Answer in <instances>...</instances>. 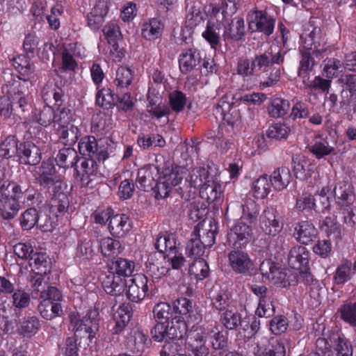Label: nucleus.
<instances>
[{
    "label": "nucleus",
    "mask_w": 356,
    "mask_h": 356,
    "mask_svg": "<svg viewBox=\"0 0 356 356\" xmlns=\"http://www.w3.org/2000/svg\"><path fill=\"white\" fill-rule=\"evenodd\" d=\"M35 183L51 195L50 210L56 217L68 210L70 200L63 192V177L58 174L51 159L44 160L35 170Z\"/></svg>",
    "instance_id": "nucleus-1"
},
{
    "label": "nucleus",
    "mask_w": 356,
    "mask_h": 356,
    "mask_svg": "<svg viewBox=\"0 0 356 356\" xmlns=\"http://www.w3.org/2000/svg\"><path fill=\"white\" fill-rule=\"evenodd\" d=\"M54 161L60 167L65 169L74 168L73 176L77 182L83 187L90 186V183L95 179L97 173V162L92 160L80 158L77 151L72 147H65L58 150Z\"/></svg>",
    "instance_id": "nucleus-2"
},
{
    "label": "nucleus",
    "mask_w": 356,
    "mask_h": 356,
    "mask_svg": "<svg viewBox=\"0 0 356 356\" xmlns=\"http://www.w3.org/2000/svg\"><path fill=\"white\" fill-rule=\"evenodd\" d=\"M167 339L170 340H181L185 339L188 351L193 355L207 356L209 348L205 346V339L202 328L200 326L192 325L181 321V316L168 323Z\"/></svg>",
    "instance_id": "nucleus-3"
},
{
    "label": "nucleus",
    "mask_w": 356,
    "mask_h": 356,
    "mask_svg": "<svg viewBox=\"0 0 356 356\" xmlns=\"http://www.w3.org/2000/svg\"><path fill=\"white\" fill-rule=\"evenodd\" d=\"M284 60V57L280 49L275 51L273 47H270L251 59L244 56L238 58L236 70L237 74L249 80L254 76H259L262 72H266L267 69L274 64H282Z\"/></svg>",
    "instance_id": "nucleus-4"
},
{
    "label": "nucleus",
    "mask_w": 356,
    "mask_h": 356,
    "mask_svg": "<svg viewBox=\"0 0 356 356\" xmlns=\"http://www.w3.org/2000/svg\"><path fill=\"white\" fill-rule=\"evenodd\" d=\"M25 186L13 181H5L0 186V213L4 220H12L20 209Z\"/></svg>",
    "instance_id": "nucleus-5"
},
{
    "label": "nucleus",
    "mask_w": 356,
    "mask_h": 356,
    "mask_svg": "<svg viewBox=\"0 0 356 356\" xmlns=\"http://www.w3.org/2000/svg\"><path fill=\"white\" fill-rule=\"evenodd\" d=\"M98 316V311L95 309H89L83 317L78 312H71L69 314L70 327L75 333L84 331L88 334L90 342L92 343L99 330Z\"/></svg>",
    "instance_id": "nucleus-6"
},
{
    "label": "nucleus",
    "mask_w": 356,
    "mask_h": 356,
    "mask_svg": "<svg viewBox=\"0 0 356 356\" xmlns=\"http://www.w3.org/2000/svg\"><path fill=\"white\" fill-rule=\"evenodd\" d=\"M54 108L45 104L41 109H34L31 112L30 119L24 122L25 128L31 135V138H38L42 127H47L51 123H56Z\"/></svg>",
    "instance_id": "nucleus-7"
},
{
    "label": "nucleus",
    "mask_w": 356,
    "mask_h": 356,
    "mask_svg": "<svg viewBox=\"0 0 356 356\" xmlns=\"http://www.w3.org/2000/svg\"><path fill=\"white\" fill-rule=\"evenodd\" d=\"M248 20L252 32H259L266 36H270L274 32L276 19L266 10L254 8L248 12Z\"/></svg>",
    "instance_id": "nucleus-8"
},
{
    "label": "nucleus",
    "mask_w": 356,
    "mask_h": 356,
    "mask_svg": "<svg viewBox=\"0 0 356 356\" xmlns=\"http://www.w3.org/2000/svg\"><path fill=\"white\" fill-rule=\"evenodd\" d=\"M309 26L312 29L309 28L300 35L302 44L300 47L312 51L316 57H318L327 51L326 40L320 27L312 24Z\"/></svg>",
    "instance_id": "nucleus-9"
},
{
    "label": "nucleus",
    "mask_w": 356,
    "mask_h": 356,
    "mask_svg": "<svg viewBox=\"0 0 356 356\" xmlns=\"http://www.w3.org/2000/svg\"><path fill=\"white\" fill-rule=\"evenodd\" d=\"M79 152L81 158L97 161H105L109 156L107 147L98 144L96 138L93 136H86L80 138L78 144Z\"/></svg>",
    "instance_id": "nucleus-10"
},
{
    "label": "nucleus",
    "mask_w": 356,
    "mask_h": 356,
    "mask_svg": "<svg viewBox=\"0 0 356 356\" xmlns=\"http://www.w3.org/2000/svg\"><path fill=\"white\" fill-rule=\"evenodd\" d=\"M251 292L258 298V306L255 311L259 317L268 318L275 312L274 298L272 291L265 285L252 284L249 287Z\"/></svg>",
    "instance_id": "nucleus-11"
},
{
    "label": "nucleus",
    "mask_w": 356,
    "mask_h": 356,
    "mask_svg": "<svg viewBox=\"0 0 356 356\" xmlns=\"http://www.w3.org/2000/svg\"><path fill=\"white\" fill-rule=\"evenodd\" d=\"M334 205L339 212L347 211L353 205L355 193L353 184L348 181H338L334 189Z\"/></svg>",
    "instance_id": "nucleus-12"
},
{
    "label": "nucleus",
    "mask_w": 356,
    "mask_h": 356,
    "mask_svg": "<svg viewBox=\"0 0 356 356\" xmlns=\"http://www.w3.org/2000/svg\"><path fill=\"white\" fill-rule=\"evenodd\" d=\"M252 236V228L242 220H238L227 234V242L232 248L245 249Z\"/></svg>",
    "instance_id": "nucleus-13"
},
{
    "label": "nucleus",
    "mask_w": 356,
    "mask_h": 356,
    "mask_svg": "<svg viewBox=\"0 0 356 356\" xmlns=\"http://www.w3.org/2000/svg\"><path fill=\"white\" fill-rule=\"evenodd\" d=\"M172 308L175 314H179L183 320L181 321L188 323L192 325L200 326L202 316L197 308H194L191 300L181 297L173 301Z\"/></svg>",
    "instance_id": "nucleus-14"
},
{
    "label": "nucleus",
    "mask_w": 356,
    "mask_h": 356,
    "mask_svg": "<svg viewBox=\"0 0 356 356\" xmlns=\"http://www.w3.org/2000/svg\"><path fill=\"white\" fill-rule=\"evenodd\" d=\"M109 49V57L115 62H120L124 56V49L120 48L118 40L122 36L119 26L108 22L102 29Z\"/></svg>",
    "instance_id": "nucleus-15"
},
{
    "label": "nucleus",
    "mask_w": 356,
    "mask_h": 356,
    "mask_svg": "<svg viewBox=\"0 0 356 356\" xmlns=\"http://www.w3.org/2000/svg\"><path fill=\"white\" fill-rule=\"evenodd\" d=\"M243 249L232 248L228 254L229 265L236 274L246 275L253 269L254 263Z\"/></svg>",
    "instance_id": "nucleus-16"
},
{
    "label": "nucleus",
    "mask_w": 356,
    "mask_h": 356,
    "mask_svg": "<svg viewBox=\"0 0 356 356\" xmlns=\"http://www.w3.org/2000/svg\"><path fill=\"white\" fill-rule=\"evenodd\" d=\"M110 0H97L86 15L87 25L92 31H98L104 23L111 7Z\"/></svg>",
    "instance_id": "nucleus-17"
},
{
    "label": "nucleus",
    "mask_w": 356,
    "mask_h": 356,
    "mask_svg": "<svg viewBox=\"0 0 356 356\" xmlns=\"http://www.w3.org/2000/svg\"><path fill=\"white\" fill-rule=\"evenodd\" d=\"M32 86L31 81L11 75L10 79L6 81L3 85L2 91L8 99L15 101L19 96L29 93V87Z\"/></svg>",
    "instance_id": "nucleus-18"
},
{
    "label": "nucleus",
    "mask_w": 356,
    "mask_h": 356,
    "mask_svg": "<svg viewBox=\"0 0 356 356\" xmlns=\"http://www.w3.org/2000/svg\"><path fill=\"white\" fill-rule=\"evenodd\" d=\"M259 227L267 235L275 236L283 229V224L277 216V211L273 207H267L259 216Z\"/></svg>",
    "instance_id": "nucleus-19"
},
{
    "label": "nucleus",
    "mask_w": 356,
    "mask_h": 356,
    "mask_svg": "<svg viewBox=\"0 0 356 356\" xmlns=\"http://www.w3.org/2000/svg\"><path fill=\"white\" fill-rule=\"evenodd\" d=\"M202 60V54L197 48L193 47L183 49L178 57L179 68L181 73L189 74L200 65Z\"/></svg>",
    "instance_id": "nucleus-20"
},
{
    "label": "nucleus",
    "mask_w": 356,
    "mask_h": 356,
    "mask_svg": "<svg viewBox=\"0 0 356 356\" xmlns=\"http://www.w3.org/2000/svg\"><path fill=\"white\" fill-rule=\"evenodd\" d=\"M127 298L134 302H140L149 296L148 279L145 275H138L131 280L126 290Z\"/></svg>",
    "instance_id": "nucleus-21"
},
{
    "label": "nucleus",
    "mask_w": 356,
    "mask_h": 356,
    "mask_svg": "<svg viewBox=\"0 0 356 356\" xmlns=\"http://www.w3.org/2000/svg\"><path fill=\"white\" fill-rule=\"evenodd\" d=\"M41 151L33 143L30 141L19 143L16 156L20 164L35 165L41 159Z\"/></svg>",
    "instance_id": "nucleus-22"
},
{
    "label": "nucleus",
    "mask_w": 356,
    "mask_h": 356,
    "mask_svg": "<svg viewBox=\"0 0 356 356\" xmlns=\"http://www.w3.org/2000/svg\"><path fill=\"white\" fill-rule=\"evenodd\" d=\"M154 248L166 258L167 256L180 252L181 243L176 234L165 232L156 237Z\"/></svg>",
    "instance_id": "nucleus-23"
},
{
    "label": "nucleus",
    "mask_w": 356,
    "mask_h": 356,
    "mask_svg": "<svg viewBox=\"0 0 356 356\" xmlns=\"http://www.w3.org/2000/svg\"><path fill=\"white\" fill-rule=\"evenodd\" d=\"M133 222L130 216L125 213H116L111 218L108 229L115 238L125 236L132 229Z\"/></svg>",
    "instance_id": "nucleus-24"
},
{
    "label": "nucleus",
    "mask_w": 356,
    "mask_h": 356,
    "mask_svg": "<svg viewBox=\"0 0 356 356\" xmlns=\"http://www.w3.org/2000/svg\"><path fill=\"white\" fill-rule=\"evenodd\" d=\"M159 176V170L153 165H147L138 170L136 183L137 187L144 191H150Z\"/></svg>",
    "instance_id": "nucleus-25"
},
{
    "label": "nucleus",
    "mask_w": 356,
    "mask_h": 356,
    "mask_svg": "<svg viewBox=\"0 0 356 356\" xmlns=\"http://www.w3.org/2000/svg\"><path fill=\"white\" fill-rule=\"evenodd\" d=\"M245 35V22L241 17L232 19L224 26L222 37L225 42H239L244 40Z\"/></svg>",
    "instance_id": "nucleus-26"
},
{
    "label": "nucleus",
    "mask_w": 356,
    "mask_h": 356,
    "mask_svg": "<svg viewBox=\"0 0 356 356\" xmlns=\"http://www.w3.org/2000/svg\"><path fill=\"white\" fill-rule=\"evenodd\" d=\"M31 58L22 54L10 59L12 66L17 72L16 76L30 81L34 78L35 66L31 60Z\"/></svg>",
    "instance_id": "nucleus-27"
},
{
    "label": "nucleus",
    "mask_w": 356,
    "mask_h": 356,
    "mask_svg": "<svg viewBox=\"0 0 356 356\" xmlns=\"http://www.w3.org/2000/svg\"><path fill=\"white\" fill-rule=\"evenodd\" d=\"M318 235V230L314 225L308 220L298 222L294 228L293 236L298 242L307 245L314 242Z\"/></svg>",
    "instance_id": "nucleus-28"
},
{
    "label": "nucleus",
    "mask_w": 356,
    "mask_h": 356,
    "mask_svg": "<svg viewBox=\"0 0 356 356\" xmlns=\"http://www.w3.org/2000/svg\"><path fill=\"white\" fill-rule=\"evenodd\" d=\"M41 97L46 105L55 108L64 103L65 95L62 87L56 83H47L41 91Z\"/></svg>",
    "instance_id": "nucleus-29"
},
{
    "label": "nucleus",
    "mask_w": 356,
    "mask_h": 356,
    "mask_svg": "<svg viewBox=\"0 0 356 356\" xmlns=\"http://www.w3.org/2000/svg\"><path fill=\"white\" fill-rule=\"evenodd\" d=\"M39 213L35 208H29L26 209L19 217V224L23 230H30L35 225H38L42 232H50L54 229V226L50 224L44 223L43 225L38 224Z\"/></svg>",
    "instance_id": "nucleus-30"
},
{
    "label": "nucleus",
    "mask_w": 356,
    "mask_h": 356,
    "mask_svg": "<svg viewBox=\"0 0 356 356\" xmlns=\"http://www.w3.org/2000/svg\"><path fill=\"white\" fill-rule=\"evenodd\" d=\"M214 114L229 125H234L240 118V113L233 106V103L227 102L225 98L219 100Z\"/></svg>",
    "instance_id": "nucleus-31"
},
{
    "label": "nucleus",
    "mask_w": 356,
    "mask_h": 356,
    "mask_svg": "<svg viewBox=\"0 0 356 356\" xmlns=\"http://www.w3.org/2000/svg\"><path fill=\"white\" fill-rule=\"evenodd\" d=\"M135 72L127 65L118 67L113 80V87L116 92H124L128 90L134 79Z\"/></svg>",
    "instance_id": "nucleus-32"
},
{
    "label": "nucleus",
    "mask_w": 356,
    "mask_h": 356,
    "mask_svg": "<svg viewBox=\"0 0 356 356\" xmlns=\"http://www.w3.org/2000/svg\"><path fill=\"white\" fill-rule=\"evenodd\" d=\"M132 316V306L129 303H123L119 306L113 314L115 325L111 329L113 334H121L127 326Z\"/></svg>",
    "instance_id": "nucleus-33"
},
{
    "label": "nucleus",
    "mask_w": 356,
    "mask_h": 356,
    "mask_svg": "<svg viewBox=\"0 0 356 356\" xmlns=\"http://www.w3.org/2000/svg\"><path fill=\"white\" fill-rule=\"evenodd\" d=\"M102 284L107 294L115 297L122 295L127 287L125 279L112 273L102 279Z\"/></svg>",
    "instance_id": "nucleus-34"
},
{
    "label": "nucleus",
    "mask_w": 356,
    "mask_h": 356,
    "mask_svg": "<svg viewBox=\"0 0 356 356\" xmlns=\"http://www.w3.org/2000/svg\"><path fill=\"white\" fill-rule=\"evenodd\" d=\"M310 252L305 247L296 245L293 247L288 255V263L293 269L305 268L309 265Z\"/></svg>",
    "instance_id": "nucleus-35"
},
{
    "label": "nucleus",
    "mask_w": 356,
    "mask_h": 356,
    "mask_svg": "<svg viewBox=\"0 0 356 356\" xmlns=\"http://www.w3.org/2000/svg\"><path fill=\"white\" fill-rule=\"evenodd\" d=\"M127 345L134 353H143L152 345V339L139 329L133 330L127 339Z\"/></svg>",
    "instance_id": "nucleus-36"
},
{
    "label": "nucleus",
    "mask_w": 356,
    "mask_h": 356,
    "mask_svg": "<svg viewBox=\"0 0 356 356\" xmlns=\"http://www.w3.org/2000/svg\"><path fill=\"white\" fill-rule=\"evenodd\" d=\"M58 141L67 147H72L81 136L80 129L74 124H60L56 129Z\"/></svg>",
    "instance_id": "nucleus-37"
},
{
    "label": "nucleus",
    "mask_w": 356,
    "mask_h": 356,
    "mask_svg": "<svg viewBox=\"0 0 356 356\" xmlns=\"http://www.w3.org/2000/svg\"><path fill=\"white\" fill-rule=\"evenodd\" d=\"M164 31V24L156 17L149 19L141 26V35L148 41H154L160 38Z\"/></svg>",
    "instance_id": "nucleus-38"
},
{
    "label": "nucleus",
    "mask_w": 356,
    "mask_h": 356,
    "mask_svg": "<svg viewBox=\"0 0 356 356\" xmlns=\"http://www.w3.org/2000/svg\"><path fill=\"white\" fill-rule=\"evenodd\" d=\"M29 266L37 275L44 276L51 273L52 264L49 257L45 252H35L31 260Z\"/></svg>",
    "instance_id": "nucleus-39"
},
{
    "label": "nucleus",
    "mask_w": 356,
    "mask_h": 356,
    "mask_svg": "<svg viewBox=\"0 0 356 356\" xmlns=\"http://www.w3.org/2000/svg\"><path fill=\"white\" fill-rule=\"evenodd\" d=\"M329 339L337 352V356H353V346L344 334L339 332L329 331Z\"/></svg>",
    "instance_id": "nucleus-40"
},
{
    "label": "nucleus",
    "mask_w": 356,
    "mask_h": 356,
    "mask_svg": "<svg viewBox=\"0 0 356 356\" xmlns=\"http://www.w3.org/2000/svg\"><path fill=\"white\" fill-rule=\"evenodd\" d=\"M354 274L353 262L348 259H343L334 273L332 281L336 285H343L351 280Z\"/></svg>",
    "instance_id": "nucleus-41"
},
{
    "label": "nucleus",
    "mask_w": 356,
    "mask_h": 356,
    "mask_svg": "<svg viewBox=\"0 0 356 356\" xmlns=\"http://www.w3.org/2000/svg\"><path fill=\"white\" fill-rule=\"evenodd\" d=\"M339 319L350 327H356V300L344 301L337 309Z\"/></svg>",
    "instance_id": "nucleus-42"
},
{
    "label": "nucleus",
    "mask_w": 356,
    "mask_h": 356,
    "mask_svg": "<svg viewBox=\"0 0 356 356\" xmlns=\"http://www.w3.org/2000/svg\"><path fill=\"white\" fill-rule=\"evenodd\" d=\"M207 181L210 182L208 170L204 167L195 168L186 178L184 187L194 189L200 188V189L203 185L207 184Z\"/></svg>",
    "instance_id": "nucleus-43"
},
{
    "label": "nucleus",
    "mask_w": 356,
    "mask_h": 356,
    "mask_svg": "<svg viewBox=\"0 0 356 356\" xmlns=\"http://www.w3.org/2000/svg\"><path fill=\"white\" fill-rule=\"evenodd\" d=\"M299 52L300 54V59L298 69V76L302 80H307L309 73L313 70L316 65V62L313 58L314 55L312 54V51L301 47H299Z\"/></svg>",
    "instance_id": "nucleus-44"
},
{
    "label": "nucleus",
    "mask_w": 356,
    "mask_h": 356,
    "mask_svg": "<svg viewBox=\"0 0 356 356\" xmlns=\"http://www.w3.org/2000/svg\"><path fill=\"white\" fill-rule=\"evenodd\" d=\"M206 248L202 245L200 240V229L195 227L191 234V238L187 243L186 247V254L188 257L195 259H201L204 253Z\"/></svg>",
    "instance_id": "nucleus-45"
},
{
    "label": "nucleus",
    "mask_w": 356,
    "mask_h": 356,
    "mask_svg": "<svg viewBox=\"0 0 356 356\" xmlns=\"http://www.w3.org/2000/svg\"><path fill=\"white\" fill-rule=\"evenodd\" d=\"M186 8L188 12L186 24L190 29H193L204 22V15L202 13L200 3L186 0Z\"/></svg>",
    "instance_id": "nucleus-46"
},
{
    "label": "nucleus",
    "mask_w": 356,
    "mask_h": 356,
    "mask_svg": "<svg viewBox=\"0 0 356 356\" xmlns=\"http://www.w3.org/2000/svg\"><path fill=\"white\" fill-rule=\"evenodd\" d=\"M270 181L276 191L286 188L291 180V175L289 168L282 166L275 169L271 174Z\"/></svg>",
    "instance_id": "nucleus-47"
},
{
    "label": "nucleus",
    "mask_w": 356,
    "mask_h": 356,
    "mask_svg": "<svg viewBox=\"0 0 356 356\" xmlns=\"http://www.w3.org/2000/svg\"><path fill=\"white\" fill-rule=\"evenodd\" d=\"M242 314L236 309L230 308L220 313L219 321L227 330H237L241 323Z\"/></svg>",
    "instance_id": "nucleus-48"
},
{
    "label": "nucleus",
    "mask_w": 356,
    "mask_h": 356,
    "mask_svg": "<svg viewBox=\"0 0 356 356\" xmlns=\"http://www.w3.org/2000/svg\"><path fill=\"white\" fill-rule=\"evenodd\" d=\"M38 309L41 316L46 320L61 316L63 314L60 302H50L48 300H41Z\"/></svg>",
    "instance_id": "nucleus-49"
},
{
    "label": "nucleus",
    "mask_w": 356,
    "mask_h": 356,
    "mask_svg": "<svg viewBox=\"0 0 356 356\" xmlns=\"http://www.w3.org/2000/svg\"><path fill=\"white\" fill-rule=\"evenodd\" d=\"M309 150L318 159L328 156L334 152V148L329 145L327 138L318 134L314 137L313 144L309 147Z\"/></svg>",
    "instance_id": "nucleus-50"
},
{
    "label": "nucleus",
    "mask_w": 356,
    "mask_h": 356,
    "mask_svg": "<svg viewBox=\"0 0 356 356\" xmlns=\"http://www.w3.org/2000/svg\"><path fill=\"white\" fill-rule=\"evenodd\" d=\"M321 232L326 233L327 236L339 241L342 239V227L337 222L336 217H326L319 222Z\"/></svg>",
    "instance_id": "nucleus-51"
},
{
    "label": "nucleus",
    "mask_w": 356,
    "mask_h": 356,
    "mask_svg": "<svg viewBox=\"0 0 356 356\" xmlns=\"http://www.w3.org/2000/svg\"><path fill=\"white\" fill-rule=\"evenodd\" d=\"M146 273L154 280H159L168 274L170 268L155 259L154 255H149L146 261Z\"/></svg>",
    "instance_id": "nucleus-52"
},
{
    "label": "nucleus",
    "mask_w": 356,
    "mask_h": 356,
    "mask_svg": "<svg viewBox=\"0 0 356 356\" xmlns=\"http://www.w3.org/2000/svg\"><path fill=\"white\" fill-rule=\"evenodd\" d=\"M154 318L156 321L170 323L178 318L175 316L172 306L165 302H161L154 305L152 310Z\"/></svg>",
    "instance_id": "nucleus-53"
},
{
    "label": "nucleus",
    "mask_w": 356,
    "mask_h": 356,
    "mask_svg": "<svg viewBox=\"0 0 356 356\" xmlns=\"http://www.w3.org/2000/svg\"><path fill=\"white\" fill-rule=\"evenodd\" d=\"M270 117L278 118L284 117L290 109V103L287 99L278 96L272 97L270 104L267 108Z\"/></svg>",
    "instance_id": "nucleus-54"
},
{
    "label": "nucleus",
    "mask_w": 356,
    "mask_h": 356,
    "mask_svg": "<svg viewBox=\"0 0 356 356\" xmlns=\"http://www.w3.org/2000/svg\"><path fill=\"white\" fill-rule=\"evenodd\" d=\"M99 249L105 257H114L122 251V245L119 241L107 236L99 241Z\"/></svg>",
    "instance_id": "nucleus-55"
},
{
    "label": "nucleus",
    "mask_w": 356,
    "mask_h": 356,
    "mask_svg": "<svg viewBox=\"0 0 356 356\" xmlns=\"http://www.w3.org/2000/svg\"><path fill=\"white\" fill-rule=\"evenodd\" d=\"M260 327V321L255 316H245L242 317L241 323L237 330L243 334L245 338H251L254 336Z\"/></svg>",
    "instance_id": "nucleus-56"
},
{
    "label": "nucleus",
    "mask_w": 356,
    "mask_h": 356,
    "mask_svg": "<svg viewBox=\"0 0 356 356\" xmlns=\"http://www.w3.org/2000/svg\"><path fill=\"white\" fill-rule=\"evenodd\" d=\"M137 144L143 149H149L152 147H164L165 140L163 137L159 134H143L138 136Z\"/></svg>",
    "instance_id": "nucleus-57"
},
{
    "label": "nucleus",
    "mask_w": 356,
    "mask_h": 356,
    "mask_svg": "<svg viewBox=\"0 0 356 356\" xmlns=\"http://www.w3.org/2000/svg\"><path fill=\"white\" fill-rule=\"evenodd\" d=\"M56 123L58 124L69 125L75 120V110L70 104H61L54 108Z\"/></svg>",
    "instance_id": "nucleus-58"
},
{
    "label": "nucleus",
    "mask_w": 356,
    "mask_h": 356,
    "mask_svg": "<svg viewBox=\"0 0 356 356\" xmlns=\"http://www.w3.org/2000/svg\"><path fill=\"white\" fill-rule=\"evenodd\" d=\"M78 43H70L67 44L62 52V68L65 71H73L77 66V63L74 59L76 56V49Z\"/></svg>",
    "instance_id": "nucleus-59"
},
{
    "label": "nucleus",
    "mask_w": 356,
    "mask_h": 356,
    "mask_svg": "<svg viewBox=\"0 0 356 356\" xmlns=\"http://www.w3.org/2000/svg\"><path fill=\"white\" fill-rule=\"evenodd\" d=\"M200 195L209 202L218 201L221 195V185L213 179L200 189Z\"/></svg>",
    "instance_id": "nucleus-60"
},
{
    "label": "nucleus",
    "mask_w": 356,
    "mask_h": 356,
    "mask_svg": "<svg viewBox=\"0 0 356 356\" xmlns=\"http://www.w3.org/2000/svg\"><path fill=\"white\" fill-rule=\"evenodd\" d=\"M96 103L98 106L108 109L115 106L116 95L113 90L109 88H97Z\"/></svg>",
    "instance_id": "nucleus-61"
},
{
    "label": "nucleus",
    "mask_w": 356,
    "mask_h": 356,
    "mask_svg": "<svg viewBox=\"0 0 356 356\" xmlns=\"http://www.w3.org/2000/svg\"><path fill=\"white\" fill-rule=\"evenodd\" d=\"M188 273L193 275L197 281H202L209 277L210 269L208 263L204 259H195L188 268Z\"/></svg>",
    "instance_id": "nucleus-62"
},
{
    "label": "nucleus",
    "mask_w": 356,
    "mask_h": 356,
    "mask_svg": "<svg viewBox=\"0 0 356 356\" xmlns=\"http://www.w3.org/2000/svg\"><path fill=\"white\" fill-rule=\"evenodd\" d=\"M271 183L266 175L257 179L252 185L254 197L257 199H264L268 196L270 191Z\"/></svg>",
    "instance_id": "nucleus-63"
},
{
    "label": "nucleus",
    "mask_w": 356,
    "mask_h": 356,
    "mask_svg": "<svg viewBox=\"0 0 356 356\" xmlns=\"http://www.w3.org/2000/svg\"><path fill=\"white\" fill-rule=\"evenodd\" d=\"M92 128L95 131L99 132L102 135L106 134L113 128L111 115L107 113L97 115L92 120Z\"/></svg>",
    "instance_id": "nucleus-64"
}]
</instances>
